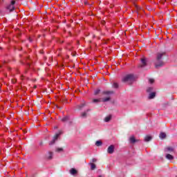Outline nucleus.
Here are the masks:
<instances>
[{
  "label": "nucleus",
  "instance_id": "1",
  "mask_svg": "<svg viewBox=\"0 0 177 177\" xmlns=\"http://www.w3.org/2000/svg\"><path fill=\"white\" fill-rule=\"evenodd\" d=\"M165 55V53H158L156 55V59L155 61V67L156 68H160L164 66V62H162V57Z\"/></svg>",
  "mask_w": 177,
  "mask_h": 177
},
{
  "label": "nucleus",
  "instance_id": "2",
  "mask_svg": "<svg viewBox=\"0 0 177 177\" xmlns=\"http://www.w3.org/2000/svg\"><path fill=\"white\" fill-rule=\"evenodd\" d=\"M135 80H136V77H135L133 74H128L123 77L122 81V82H125L126 84L131 85V84L135 82Z\"/></svg>",
  "mask_w": 177,
  "mask_h": 177
},
{
  "label": "nucleus",
  "instance_id": "3",
  "mask_svg": "<svg viewBox=\"0 0 177 177\" xmlns=\"http://www.w3.org/2000/svg\"><path fill=\"white\" fill-rule=\"evenodd\" d=\"M153 87H148L147 88V93H149V99H154L156 97V92H153Z\"/></svg>",
  "mask_w": 177,
  "mask_h": 177
},
{
  "label": "nucleus",
  "instance_id": "4",
  "mask_svg": "<svg viewBox=\"0 0 177 177\" xmlns=\"http://www.w3.org/2000/svg\"><path fill=\"white\" fill-rule=\"evenodd\" d=\"M62 132L59 131V133H56L55 136L53 138V140L50 142L49 145L50 146H52L53 145H55V142L57 139H59V136L62 135Z\"/></svg>",
  "mask_w": 177,
  "mask_h": 177
},
{
  "label": "nucleus",
  "instance_id": "5",
  "mask_svg": "<svg viewBox=\"0 0 177 177\" xmlns=\"http://www.w3.org/2000/svg\"><path fill=\"white\" fill-rule=\"evenodd\" d=\"M15 3H16L15 0L11 1L10 4L7 6L6 9L10 10V12H13V10H15Z\"/></svg>",
  "mask_w": 177,
  "mask_h": 177
},
{
  "label": "nucleus",
  "instance_id": "6",
  "mask_svg": "<svg viewBox=\"0 0 177 177\" xmlns=\"http://www.w3.org/2000/svg\"><path fill=\"white\" fill-rule=\"evenodd\" d=\"M147 64V60L145 58H142L141 59V64L139 66V67H141V68L146 67Z\"/></svg>",
  "mask_w": 177,
  "mask_h": 177
},
{
  "label": "nucleus",
  "instance_id": "7",
  "mask_svg": "<svg viewBox=\"0 0 177 177\" xmlns=\"http://www.w3.org/2000/svg\"><path fill=\"white\" fill-rule=\"evenodd\" d=\"M114 145H110L109 147H108V149H107V153H109V154H113V153H114Z\"/></svg>",
  "mask_w": 177,
  "mask_h": 177
},
{
  "label": "nucleus",
  "instance_id": "8",
  "mask_svg": "<svg viewBox=\"0 0 177 177\" xmlns=\"http://www.w3.org/2000/svg\"><path fill=\"white\" fill-rule=\"evenodd\" d=\"M69 174H71V175H73V176H75V175L78 174V171H77V169H75V168H72L69 170Z\"/></svg>",
  "mask_w": 177,
  "mask_h": 177
},
{
  "label": "nucleus",
  "instance_id": "9",
  "mask_svg": "<svg viewBox=\"0 0 177 177\" xmlns=\"http://www.w3.org/2000/svg\"><path fill=\"white\" fill-rule=\"evenodd\" d=\"M46 158L47 160H52L53 158V152L48 151L46 155Z\"/></svg>",
  "mask_w": 177,
  "mask_h": 177
},
{
  "label": "nucleus",
  "instance_id": "10",
  "mask_svg": "<svg viewBox=\"0 0 177 177\" xmlns=\"http://www.w3.org/2000/svg\"><path fill=\"white\" fill-rule=\"evenodd\" d=\"M129 140H130V143H136V142H138V140L135 139L134 136L130 137Z\"/></svg>",
  "mask_w": 177,
  "mask_h": 177
},
{
  "label": "nucleus",
  "instance_id": "11",
  "mask_svg": "<svg viewBox=\"0 0 177 177\" xmlns=\"http://www.w3.org/2000/svg\"><path fill=\"white\" fill-rule=\"evenodd\" d=\"M160 139H165V138H167V134L164 132H162L160 133Z\"/></svg>",
  "mask_w": 177,
  "mask_h": 177
},
{
  "label": "nucleus",
  "instance_id": "12",
  "mask_svg": "<svg viewBox=\"0 0 177 177\" xmlns=\"http://www.w3.org/2000/svg\"><path fill=\"white\" fill-rule=\"evenodd\" d=\"M152 138L150 136H147L145 138V142H150V140H151Z\"/></svg>",
  "mask_w": 177,
  "mask_h": 177
},
{
  "label": "nucleus",
  "instance_id": "13",
  "mask_svg": "<svg viewBox=\"0 0 177 177\" xmlns=\"http://www.w3.org/2000/svg\"><path fill=\"white\" fill-rule=\"evenodd\" d=\"M166 158L167 160H174V156L172 155L169 154V153H167L166 155Z\"/></svg>",
  "mask_w": 177,
  "mask_h": 177
},
{
  "label": "nucleus",
  "instance_id": "14",
  "mask_svg": "<svg viewBox=\"0 0 177 177\" xmlns=\"http://www.w3.org/2000/svg\"><path fill=\"white\" fill-rule=\"evenodd\" d=\"M111 120V115H108L104 118V122H109Z\"/></svg>",
  "mask_w": 177,
  "mask_h": 177
},
{
  "label": "nucleus",
  "instance_id": "15",
  "mask_svg": "<svg viewBox=\"0 0 177 177\" xmlns=\"http://www.w3.org/2000/svg\"><path fill=\"white\" fill-rule=\"evenodd\" d=\"M165 151L168 152V151H174V149L171 147H167L165 149Z\"/></svg>",
  "mask_w": 177,
  "mask_h": 177
},
{
  "label": "nucleus",
  "instance_id": "16",
  "mask_svg": "<svg viewBox=\"0 0 177 177\" xmlns=\"http://www.w3.org/2000/svg\"><path fill=\"white\" fill-rule=\"evenodd\" d=\"M102 145H103V142L102 141H100V140H97L95 142V146H97V147L102 146Z\"/></svg>",
  "mask_w": 177,
  "mask_h": 177
},
{
  "label": "nucleus",
  "instance_id": "17",
  "mask_svg": "<svg viewBox=\"0 0 177 177\" xmlns=\"http://www.w3.org/2000/svg\"><path fill=\"white\" fill-rule=\"evenodd\" d=\"M89 165H91V169L92 171H93V169H96V165L93 164V163H89Z\"/></svg>",
  "mask_w": 177,
  "mask_h": 177
},
{
  "label": "nucleus",
  "instance_id": "18",
  "mask_svg": "<svg viewBox=\"0 0 177 177\" xmlns=\"http://www.w3.org/2000/svg\"><path fill=\"white\" fill-rule=\"evenodd\" d=\"M68 116H64L62 119V122H66V121H68Z\"/></svg>",
  "mask_w": 177,
  "mask_h": 177
},
{
  "label": "nucleus",
  "instance_id": "19",
  "mask_svg": "<svg viewBox=\"0 0 177 177\" xmlns=\"http://www.w3.org/2000/svg\"><path fill=\"white\" fill-rule=\"evenodd\" d=\"M114 93V91H104V95H113Z\"/></svg>",
  "mask_w": 177,
  "mask_h": 177
},
{
  "label": "nucleus",
  "instance_id": "20",
  "mask_svg": "<svg viewBox=\"0 0 177 177\" xmlns=\"http://www.w3.org/2000/svg\"><path fill=\"white\" fill-rule=\"evenodd\" d=\"M81 117H82V118H86V112H83L81 114Z\"/></svg>",
  "mask_w": 177,
  "mask_h": 177
},
{
  "label": "nucleus",
  "instance_id": "21",
  "mask_svg": "<svg viewBox=\"0 0 177 177\" xmlns=\"http://www.w3.org/2000/svg\"><path fill=\"white\" fill-rule=\"evenodd\" d=\"M113 88H115V89H117V88H118V83L114 82L113 84Z\"/></svg>",
  "mask_w": 177,
  "mask_h": 177
},
{
  "label": "nucleus",
  "instance_id": "22",
  "mask_svg": "<svg viewBox=\"0 0 177 177\" xmlns=\"http://www.w3.org/2000/svg\"><path fill=\"white\" fill-rule=\"evenodd\" d=\"M109 100H110V97H105L102 99V102H109Z\"/></svg>",
  "mask_w": 177,
  "mask_h": 177
},
{
  "label": "nucleus",
  "instance_id": "23",
  "mask_svg": "<svg viewBox=\"0 0 177 177\" xmlns=\"http://www.w3.org/2000/svg\"><path fill=\"white\" fill-rule=\"evenodd\" d=\"M56 151H57L58 153H60L63 151V148H57Z\"/></svg>",
  "mask_w": 177,
  "mask_h": 177
},
{
  "label": "nucleus",
  "instance_id": "24",
  "mask_svg": "<svg viewBox=\"0 0 177 177\" xmlns=\"http://www.w3.org/2000/svg\"><path fill=\"white\" fill-rule=\"evenodd\" d=\"M100 92V89H97L94 91V95H98V93Z\"/></svg>",
  "mask_w": 177,
  "mask_h": 177
},
{
  "label": "nucleus",
  "instance_id": "25",
  "mask_svg": "<svg viewBox=\"0 0 177 177\" xmlns=\"http://www.w3.org/2000/svg\"><path fill=\"white\" fill-rule=\"evenodd\" d=\"M149 84H154V79H149Z\"/></svg>",
  "mask_w": 177,
  "mask_h": 177
},
{
  "label": "nucleus",
  "instance_id": "26",
  "mask_svg": "<svg viewBox=\"0 0 177 177\" xmlns=\"http://www.w3.org/2000/svg\"><path fill=\"white\" fill-rule=\"evenodd\" d=\"M93 103H97V102H100V100H99V99H94L93 100Z\"/></svg>",
  "mask_w": 177,
  "mask_h": 177
},
{
  "label": "nucleus",
  "instance_id": "27",
  "mask_svg": "<svg viewBox=\"0 0 177 177\" xmlns=\"http://www.w3.org/2000/svg\"><path fill=\"white\" fill-rule=\"evenodd\" d=\"M84 106H85V104H82L81 105H79L78 107H79L80 109H82V107H84Z\"/></svg>",
  "mask_w": 177,
  "mask_h": 177
},
{
  "label": "nucleus",
  "instance_id": "28",
  "mask_svg": "<svg viewBox=\"0 0 177 177\" xmlns=\"http://www.w3.org/2000/svg\"><path fill=\"white\" fill-rule=\"evenodd\" d=\"M97 160L96 158H93L92 159V162H96Z\"/></svg>",
  "mask_w": 177,
  "mask_h": 177
},
{
  "label": "nucleus",
  "instance_id": "29",
  "mask_svg": "<svg viewBox=\"0 0 177 177\" xmlns=\"http://www.w3.org/2000/svg\"><path fill=\"white\" fill-rule=\"evenodd\" d=\"M98 177H102V176H99Z\"/></svg>",
  "mask_w": 177,
  "mask_h": 177
}]
</instances>
